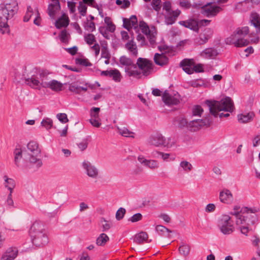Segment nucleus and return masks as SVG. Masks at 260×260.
Segmentation results:
<instances>
[{
	"mask_svg": "<svg viewBox=\"0 0 260 260\" xmlns=\"http://www.w3.org/2000/svg\"><path fill=\"white\" fill-rule=\"evenodd\" d=\"M123 25L127 30H133L137 34L136 40L141 46L147 44L146 36L150 45L153 46L156 43L157 31L153 25L149 26L143 20L139 22L137 17L132 15L129 19H123Z\"/></svg>",
	"mask_w": 260,
	"mask_h": 260,
	"instance_id": "obj_1",
	"label": "nucleus"
},
{
	"mask_svg": "<svg viewBox=\"0 0 260 260\" xmlns=\"http://www.w3.org/2000/svg\"><path fill=\"white\" fill-rule=\"evenodd\" d=\"M41 150L37 142L30 141L27 145V150L16 148L14 152L15 164L17 167L23 166L26 168H32L34 171L42 165V160L39 157Z\"/></svg>",
	"mask_w": 260,
	"mask_h": 260,
	"instance_id": "obj_2",
	"label": "nucleus"
},
{
	"mask_svg": "<svg viewBox=\"0 0 260 260\" xmlns=\"http://www.w3.org/2000/svg\"><path fill=\"white\" fill-rule=\"evenodd\" d=\"M240 208L236 206L234 211L230 214L236 217V223L242 234L247 236L248 232L251 230V225L254 224L258 220L256 213L258 209L256 207L242 208L240 212Z\"/></svg>",
	"mask_w": 260,
	"mask_h": 260,
	"instance_id": "obj_3",
	"label": "nucleus"
},
{
	"mask_svg": "<svg viewBox=\"0 0 260 260\" xmlns=\"http://www.w3.org/2000/svg\"><path fill=\"white\" fill-rule=\"evenodd\" d=\"M205 104L209 107L210 112L215 117L219 116L220 118L228 117L230 116V114L229 113L225 114L223 113H218L219 112H232L234 109L233 103L229 97L223 99L220 101L207 100Z\"/></svg>",
	"mask_w": 260,
	"mask_h": 260,
	"instance_id": "obj_4",
	"label": "nucleus"
},
{
	"mask_svg": "<svg viewBox=\"0 0 260 260\" xmlns=\"http://www.w3.org/2000/svg\"><path fill=\"white\" fill-rule=\"evenodd\" d=\"M29 235L33 245L40 247L48 243V238L43 229V225L38 222H34L29 230Z\"/></svg>",
	"mask_w": 260,
	"mask_h": 260,
	"instance_id": "obj_5",
	"label": "nucleus"
},
{
	"mask_svg": "<svg viewBox=\"0 0 260 260\" xmlns=\"http://www.w3.org/2000/svg\"><path fill=\"white\" fill-rule=\"evenodd\" d=\"M148 143L156 147H163L168 149L176 147V139L172 137L166 138L159 132L151 134L147 140Z\"/></svg>",
	"mask_w": 260,
	"mask_h": 260,
	"instance_id": "obj_6",
	"label": "nucleus"
},
{
	"mask_svg": "<svg viewBox=\"0 0 260 260\" xmlns=\"http://www.w3.org/2000/svg\"><path fill=\"white\" fill-rule=\"evenodd\" d=\"M249 31L247 26L238 28L229 38L226 40L228 44H233L237 47L247 46L249 44V41L245 39V37Z\"/></svg>",
	"mask_w": 260,
	"mask_h": 260,
	"instance_id": "obj_7",
	"label": "nucleus"
},
{
	"mask_svg": "<svg viewBox=\"0 0 260 260\" xmlns=\"http://www.w3.org/2000/svg\"><path fill=\"white\" fill-rule=\"evenodd\" d=\"M153 71V64L152 61L141 57H139L135 64V68L134 69V74L135 75H132V77L138 79L141 78L142 76H147L152 73Z\"/></svg>",
	"mask_w": 260,
	"mask_h": 260,
	"instance_id": "obj_8",
	"label": "nucleus"
},
{
	"mask_svg": "<svg viewBox=\"0 0 260 260\" xmlns=\"http://www.w3.org/2000/svg\"><path fill=\"white\" fill-rule=\"evenodd\" d=\"M45 74L40 69H34L25 79V83L32 88L40 89L44 87L43 78Z\"/></svg>",
	"mask_w": 260,
	"mask_h": 260,
	"instance_id": "obj_9",
	"label": "nucleus"
},
{
	"mask_svg": "<svg viewBox=\"0 0 260 260\" xmlns=\"http://www.w3.org/2000/svg\"><path fill=\"white\" fill-rule=\"evenodd\" d=\"M18 10L16 0H8L5 4H0V20L8 21L12 19Z\"/></svg>",
	"mask_w": 260,
	"mask_h": 260,
	"instance_id": "obj_10",
	"label": "nucleus"
},
{
	"mask_svg": "<svg viewBox=\"0 0 260 260\" xmlns=\"http://www.w3.org/2000/svg\"><path fill=\"white\" fill-rule=\"evenodd\" d=\"M217 226L223 235H230L234 231L233 222L230 215L223 214L218 219Z\"/></svg>",
	"mask_w": 260,
	"mask_h": 260,
	"instance_id": "obj_11",
	"label": "nucleus"
},
{
	"mask_svg": "<svg viewBox=\"0 0 260 260\" xmlns=\"http://www.w3.org/2000/svg\"><path fill=\"white\" fill-rule=\"evenodd\" d=\"M81 167L84 173L89 178L96 179L99 178L100 171L99 169L90 161L84 160L81 164Z\"/></svg>",
	"mask_w": 260,
	"mask_h": 260,
	"instance_id": "obj_12",
	"label": "nucleus"
},
{
	"mask_svg": "<svg viewBox=\"0 0 260 260\" xmlns=\"http://www.w3.org/2000/svg\"><path fill=\"white\" fill-rule=\"evenodd\" d=\"M210 21V20L207 19H202L198 21L196 19H190L186 21H180L179 23L186 28H188L195 31H198L199 25H208Z\"/></svg>",
	"mask_w": 260,
	"mask_h": 260,
	"instance_id": "obj_13",
	"label": "nucleus"
},
{
	"mask_svg": "<svg viewBox=\"0 0 260 260\" xmlns=\"http://www.w3.org/2000/svg\"><path fill=\"white\" fill-rule=\"evenodd\" d=\"M164 103L168 106L176 105L180 102V95L177 92H169L166 90L162 96Z\"/></svg>",
	"mask_w": 260,
	"mask_h": 260,
	"instance_id": "obj_14",
	"label": "nucleus"
},
{
	"mask_svg": "<svg viewBox=\"0 0 260 260\" xmlns=\"http://www.w3.org/2000/svg\"><path fill=\"white\" fill-rule=\"evenodd\" d=\"M119 62L121 67L124 68V70L126 74L132 77V75H137L136 73L134 74V69L135 68V64L133 62L131 59L125 56H121L119 59Z\"/></svg>",
	"mask_w": 260,
	"mask_h": 260,
	"instance_id": "obj_15",
	"label": "nucleus"
},
{
	"mask_svg": "<svg viewBox=\"0 0 260 260\" xmlns=\"http://www.w3.org/2000/svg\"><path fill=\"white\" fill-rule=\"evenodd\" d=\"M250 22L256 28V36L251 39L253 43H257L260 39V16L256 13H252L250 16Z\"/></svg>",
	"mask_w": 260,
	"mask_h": 260,
	"instance_id": "obj_16",
	"label": "nucleus"
},
{
	"mask_svg": "<svg viewBox=\"0 0 260 260\" xmlns=\"http://www.w3.org/2000/svg\"><path fill=\"white\" fill-rule=\"evenodd\" d=\"M211 121L209 119H194L192 120L188 124V127L191 131H197L203 126H209Z\"/></svg>",
	"mask_w": 260,
	"mask_h": 260,
	"instance_id": "obj_17",
	"label": "nucleus"
},
{
	"mask_svg": "<svg viewBox=\"0 0 260 260\" xmlns=\"http://www.w3.org/2000/svg\"><path fill=\"white\" fill-rule=\"evenodd\" d=\"M219 200L223 204H231L234 202V196L230 189L223 188L219 191Z\"/></svg>",
	"mask_w": 260,
	"mask_h": 260,
	"instance_id": "obj_18",
	"label": "nucleus"
},
{
	"mask_svg": "<svg viewBox=\"0 0 260 260\" xmlns=\"http://www.w3.org/2000/svg\"><path fill=\"white\" fill-rule=\"evenodd\" d=\"M222 10L219 6L213 5H205L202 7L201 12L206 17H212L215 16Z\"/></svg>",
	"mask_w": 260,
	"mask_h": 260,
	"instance_id": "obj_19",
	"label": "nucleus"
},
{
	"mask_svg": "<svg viewBox=\"0 0 260 260\" xmlns=\"http://www.w3.org/2000/svg\"><path fill=\"white\" fill-rule=\"evenodd\" d=\"M102 76L108 77L112 79L115 82H120L121 80V75L119 70L116 69L106 71H100Z\"/></svg>",
	"mask_w": 260,
	"mask_h": 260,
	"instance_id": "obj_20",
	"label": "nucleus"
},
{
	"mask_svg": "<svg viewBox=\"0 0 260 260\" xmlns=\"http://www.w3.org/2000/svg\"><path fill=\"white\" fill-rule=\"evenodd\" d=\"M138 160L141 165L152 170L156 169L159 167V164L157 160L147 159L142 155L138 156Z\"/></svg>",
	"mask_w": 260,
	"mask_h": 260,
	"instance_id": "obj_21",
	"label": "nucleus"
},
{
	"mask_svg": "<svg viewBox=\"0 0 260 260\" xmlns=\"http://www.w3.org/2000/svg\"><path fill=\"white\" fill-rule=\"evenodd\" d=\"M18 250L17 248L11 247L8 248L1 256V260H14L18 255Z\"/></svg>",
	"mask_w": 260,
	"mask_h": 260,
	"instance_id": "obj_22",
	"label": "nucleus"
},
{
	"mask_svg": "<svg viewBox=\"0 0 260 260\" xmlns=\"http://www.w3.org/2000/svg\"><path fill=\"white\" fill-rule=\"evenodd\" d=\"M181 11L179 9H176L172 11L166 12L165 15V23L167 25H172L174 24L177 18L180 14Z\"/></svg>",
	"mask_w": 260,
	"mask_h": 260,
	"instance_id": "obj_23",
	"label": "nucleus"
},
{
	"mask_svg": "<svg viewBox=\"0 0 260 260\" xmlns=\"http://www.w3.org/2000/svg\"><path fill=\"white\" fill-rule=\"evenodd\" d=\"M212 35V29L209 28H205L199 35L198 43L200 45L205 44L211 38Z\"/></svg>",
	"mask_w": 260,
	"mask_h": 260,
	"instance_id": "obj_24",
	"label": "nucleus"
},
{
	"mask_svg": "<svg viewBox=\"0 0 260 260\" xmlns=\"http://www.w3.org/2000/svg\"><path fill=\"white\" fill-rule=\"evenodd\" d=\"M218 54L216 49L213 48H206L200 53V56L207 59H212Z\"/></svg>",
	"mask_w": 260,
	"mask_h": 260,
	"instance_id": "obj_25",
	"label": "nucleus"
},
{
	"mask_svg": "<svg viewBox=\"0 0 260 260\" xmlns=\"http://www.w3.org/2000/svg\"><path fill=\"white\" fill-rule=\"evenodd\" d=\"M255 115L253 112H243L237 115L238 122L241 123H246L251 121Z\"/></svg>",
	"mask_w": 260,
	"mask_h": 260,
	"instance_id": "obj_26",
	"label": "nucleus"
},
{
	"mask_svg": "<svg viewBox=\"0 0 260 260\" xmlns=\"http://www.w3.org/2000/svg\"><path fill=\"white\" fill-rule=\"evenodd\" d=\"M43 84L44 88H49L55 91H60L62 88V84L55 80H52L48 82H45Z\"/></svg>",
	"mask_w": 260,
	"mask_h": 260,
	"instance_id": "obj_27",
	"label": "nucleus"
},
{
	"mask_svg": "<svg viewBox=\"0 0 260 260\" xmlns=\"http://www.w3.org/2000/svg\"><path fill=\"white\" fill-rule=\"evenodd\" d=\"M192 60L185 59L180 62L183 71L188 74L193 73V64Z\"/></svg>",
	"mask_w": 260,
	"mask_h": 260,
	"instance_id": "obj_28",
	"label": "nucleus"
},
{
	"mask_svg": "<svg viewBox=\"0 0 260 260\" xmlns=\"http://www.w3.org/2000/svg\"><path fill=\"white\" fill-rule=\"evenodd\" d=\"M153 59L155 64L160 66H164L168 64L169 61L168 57L163 53H155Z\"/></svg>",
	"mask_w": 260,
	"mask_h": 260,
	"instance_id": "obj_29",
	"label": "nucleus"
},
{
	"mask_svg": "<svg viewBox=\"0 0 260 260\" xmlns=\"http://www.w3.org/2000/svg\"><path fill=\"white\" fill-rule=\"evenodd\" d=\"M60 5L58 0H54L49 5L48 11L50 17L54 18L56 13L60 9Z\"/></svg>",
	"mask_w": 260,
	"mask_h": 260,
	"instance_id": "obj_30",
	"label": "nucleus"
},
{
	"mask_svg": "<svg viewBox=\"0 0 260 260\" xmlns=\"http://www.w3.org/2000/svg\"><path fill=\"white\" fill-rule=\"evenodd\" d=\"M152 155L154 157H156V154L160 155L162 159L164 161L170 162L173 161L175 159V155L171 153H164L158 151H154L152 152Z\"/></svg>",
	"mask_w": 260,
	"mask_h": 260,
	"instance_id": "obj_31",
	"label": "nucleus"
},
{
	"mask_svg": "<svg viewBox=\"0 0 260 260\" xmlns=\"http://www.w3.org/2000/svg\"><path fill=\"white\" fill-rule=\"evenodd\" d=\"M125 48L131 55L137 56V46L133 39H132L125 44Z\"/></svg>",
	"mask_w": 260,
	"mask_h": 260,
	"instance_id": "obj_32",
	"label": "nucleus"
},
{
	"mask_svg": "<svg viewBox=\"0 0 260 260\" xmlns=\"http://www.w3.org/2000/svg\"><path fill=\"white\" fill-rule=\"evenodd\" d=\"M38 13L39 11L38 9H33L31 6H28L27 7L26 13L23 18V21L24 22H28L31 19V18H34V17L36 16V14Z\"/></svg>",
	"mask_w": 260,
	"mask_h": 260,
	"instance_id": "obj_33",
	"label": "nucleus"
},
{
	"mask_svg": "<svg viewBox=\"0 0 260 260\" xmlns=\"http://www.w3.org/2000/svg\"><path fill=\"white\" fill-rule=\"evenodd\" d=\"M69 89L70 91L76 94H81L82 92H85L87 90V86L86 84L83 86H79L76 84H71L69 85Z\"/></svg>",
	"mask_w": 260,
	"mask_h": 260,
	"instance_id": "obj_34",
	"label": "nucleus"
},
{
	"mask_svg": "<svg viewBox=\"0 0 260 260\" xmlns=\"http://www.w3.org/2000/svg\"><path fill=\"white\" fill-rule=\"evenodd\" d=\"M148 235L146 232H141L137 234L135 236L134 238V241L138 244H141L144 242L147 241L148 240Z\"/></svg>",
	"mask_w": 260,
	"mask_h": 260,
	"instance_id": "obj_35",
	"label": "nucleus"
},
{
	"mask_svg": "<svg viewBox=\"0 0 260 260\" xmlns=\"http://www.w3.org/2000/svg\"><path fill=\"white\" fill-rule=\"evenodd\" d=\"M69 23V20L68 17L65 14H63L60 18L56 21L55 26L57 28H60L63 27L67 26Z\"/></svg>",
	"mask_w": 260,
	"mask_h": 260,
	"instance_id": "obj_36",
	"label": "nucleus"
},
{
	"mask_svg": "<svg viewBox=\"0 0 260 260\" xmlns=\"http://www.w3.org/2000/svg\"><path fill=\"white\" fill-rule=\"evenodd\" d=\"M192 168V165L189 161L183 160L180 162L178 169L180 171L189 173Z\"/></svg>",
	"mask_w": 260,
	"mask_h": 260,
	"instance_id": "obj_37",
	"label": "nucleus"
},
{
	"mask_svg": "<svg viewBox=\"0 0 260 260\" xmlns=\"http://www.w3.org/2000/svg\"><path fill=\"white\" fill-rule=\"evenodd\" d=\"M118 132L123 137L134 138V133L129 131L127 128L125 127H119V126H116Z\"/></svg>",
	"mask_w": 260,
	"mask_h": 260,
	"instance_id": "obj_38",
	"label": "nucleus"
},
{
	"mask_svg": "<svg viewBox=\"0 0 260 260\" xmlns=\"http://www.w3.org/2000/svg\"><path fill=\"white\" fill-rule=\"evenodd\" d=\"M155 230L159 235L166 237H169L170 233L172 232L171 230L161 225H156Z\"/></svg>",
	"mask_w": 260,
	"mask_h": 260,
	"instance_id": "obj_39",
	"label": "nucleus"
},
{
	"mask_svg": "<svg viewBox=\"0 0 260 260\" xmlns=\"http://www.w3.org/2000/svg\"><path fill=\"white\" fill-rule=\"evenodd\" d=\"M179 251L181 255L186 256L190 251V247L188 245L182 243L179 247Z\"/></svg>",
	"mask_w": 260,
	"mask_h": 260,
	"instance_id": "obj_40",
	"label": "nucleus"
},
{
	"mask_svg": "<svg viewBox=\"0 0 260 260\" xmlns=\"http://www.w3.org/2000/svg\"><path fill=\"white\" fill-rule=\"evenodd\" d=\"M5 185L10 190V192H12L13 189L15 186V181L11 178H9L7 176H4Z\"/></svg>",
	"mask_w": 260,
	"mask_h": 260,
	"instance_id": "obj_41",
	"label": "nucleus"
},
{
	"mask_svg": "<svg viewBox=\"0 0 260 260\" xmlns=\"http://www.w3.org/2000/svg\"><path fill=\"white\" fill-rule=\"evenodd\" d=\"M41 125L47 130H49L51 129L53 126V120L50 118L44 117L41 122Z\"/></svg>",
	"mask_w": 260,
	"mask_h": 260,
	"instance_id": "obj_42",
	"label": "nucleus"
},
{
	"mask_svg": "<svg viewBox=\"0 0 260 260\" xmlns=\"http://www.w3.org/2000/svg\"><path fill=\"white\" fill-rule=\"evenodd\" d=\"M104 22L106 25V27L110 32H113L115 30V26L112 22L111 18L109 17H105L104 18Z\"/></svg>",
	"mask_w": 260,
	"mask_h": 260,
	"instance_id": "obj_43",
	"label": "nucleus"
},
{
	"mask_svg": "<svg viewBox=\"0 0 260 260\" xmlns=\"http://www.w3.org/2000/svg\"><path fill=\"white\" fill-rule=\"evenodd\" d=\"M108 240V236L106 234L102 233L98 237L96 244L99 246L104 245Z\"/></svg>",
	"mask_w": 260,
	"mask_h": 260,
	"instance_id": "obj_44",
	"label": "nucleus"
},
{
	"mask_svg": "<svg viewBox=\"0 0 260 260\" xmlns=\"http://www.w3.org/2000/svg\"><path fill=\"white\" fill-rule=\"evenodd\" d=\"M100 108L93 107L90 110V119H100L99 116Z\"/></svg>",
	"mask_w": 260,
	"mask_h": 260,
	"instance_id": "obj_45",
	"label": "nucleus"
},
{
	"mask_svg": "<svg viewBox=\"0 0 260 260\" xmlns=\"http://www.w3.org/2000/svg\"><path fill=\"white\" fill-rule=\"evenodd\" d=\"M84 40L89 45H93L96 43L95 36L92 34H88L84 35Z\"/></svg>",
	"mask_w": 260,
	"mask_h": 260,
	"instance_id": "obj_46",
	"label": "nucleus"
},
{
	"mask_svg": "<svg viewBox=\"0 0 260 260\" xmlns=\"http://www.w3.org/2000/svg\"><path fill=\"white\" fill-rule=\"evenodd\" d=\"M84 27L85 30L90 32H92L95 29V24L91 20H87L85 22Z\"/></svg>",
	"mask_w": 260,
	"mask_h": 260,
	"instance_id": "obj_47",
	"label": "nucleus"
},
{
	"mask_svg": "<svg viewBox=\"0 0 260 260\" xmlns=\"http://www.w3.org/2000/svg\"><path fill=\"white\" fill-rule=\"evenodd\" d=\"M7 22V21L0 20V31L3 34L9 32V28Z\"/></svg>",
	"mask_w": 260,
	"mask_h": 260,
	"instance_id": "obj_48",
	"label": "nucleus"
},
{
	"mask_svg": "<svg viewBox=\"0 0 260 260\" xmlns=\"http://www.w3.org/2000/svg\"><path fill=\"white\" fill-rule=\"evenodd\" d=\"M115 3L121 9L127 8L131 4L128 0H116Z\"/></svg>",
	"mask_w": 260,
	"mask_h": 260,
	"instance_id": "obj_49",
	"label": "nucleus"
},
{
	"mask_svg": "<svg viewBox=\"0 0 260 260\" xmlns=\"http://www.w3.org/2000/svg\"><path fill=\"white\" fill-rule=\"evenodd\" d=\"M192 115L194 116H201L203 112L202 108L200 106H195L192 108Z\"/></svg>",
	"mask_w": 260,
	"mask_h": 260,
	"instance_id": "obj_50",
	"label": "nucleus"
},
{
	"mask_svg": "<svg viewBox=\"0 0 260 260\" xmlns=\"http://www.w3.org/2000/svg\"><path fill=\"white\" fill-rule=\"evenodd\" d=\"M100 32L102 35V36L107 39H109L110 38V35L109 31L107 27L105 26H100L99 28Z\"/></svg>",
	"mask_w": 260,
	"mask_h": 260,
	"instance_id": "obj_51",
	"label": "nucleus"
},
{
	"mask_svg": "<svg viewBox=\"0 0 260 260\" xmlns=\"http://www.w3.org/2000/svg\"><path fill=\"white\" fill-rule=\"evenodd\" d=\"M78 9L79 12L82 16H84L86 15L87 11V6L85 4L82 3V2H79Z\"/></svg>",
	"mask_w": 260,
	"mask_h": 260,
	"instance_id": "obj_52",
	"label": "nucleus"
},
{
	"mask_svg": "<svg viewBox=\"0 0 260 260\" xmlns=\"http://www.w3.org/2000/svg\"><path fill=\"white\" fill-rule=\"evenodd\" d=\"M126 210L123 208H120L116 212V218L118 220H120L122 219L124 214H125Z\"/></svg>",
	"mask_w": 260,
	"mask_h": 260,
	"instance_id": "obj_53",
	"label": "nucleus"
},
{
	"mask_svg": "<svg viewBox=\"0 0 260 260\" xmlns=\"http://www.w3.org/2000/svg\"><path fill=\"white\" fill-rule=\"evenodd\" d=\"M56 118L62 123H66L69 121L66 113H58L56 115Z\"/></svg>",
	"mask_w": 260,
	"mask_h": 260,
	"instance_id": "obj_54",
	"label": "nucleus"
},
{
	"mask_svg": "<svg viewBox=\"0 0 260 260\" xmlns=\"http://www.w3.org/2000/svg\"><path fill=\"white\" fill-rule=\"evenodd\" d=\"M69 34L66 30H63L59 35V38L63 43H67L68 41Z\"/></svg>",
	"mask_w": 260,
	"mask_h": 260,
	"instance_id": "obj_55",
	"label": "nucleus"
},
{
	"mask_svg": "<svg viewBox=\"0 0 260 260\" xmlns=\"http://www.w3.org/2000/svg\"><path fill=\"white\" fill-rule=\"evenodd\" d=\"M151 5L155 11H159L161 7V0H152Z\"/></svg>",
	"mask_w": 260,
	"mask_h": 260,
	"instance_id": "obj_56",
	"label": "nucleus"
},
{
	"mask_svg": "<svg viewBox=\"0 0 260 260\" xmlns=\"http://www.w3.org/2000/svg\"><path fill=\"white\" fill-rule=\"evenodd\" d=\"M177 122L180 127H184L187 125V121L186 119L183 117H179L177 120Z\"/></svg>",
	"mask_w": 260,
	"mask_h": 260,
	"instance_id": "obj_57",
	"label": "nucleus"
},
{
	"mask_svg": "<svg viewBox=\"0 0 260 260\" xmlns=\"http://www.w3.org/2000/svg\"><path fill=\"white\" fill-rule=\"evenodd\" d=\"M179 5L185 9H188L191 7V5L188 0H180Z\"/></svg>",
	"mask_w": 260,
	"mask_h": 260,
	"instance_id": "obj_58",
	"label": "nucleus"
},
{
	"mask_svg": "<svg viewBox=\"0 0 260 260\" xmlns=\"http://www.w3.org/2000/svg\"><path fill=\"white\" fill-rule=\"evenodd\" d=\"M101 222L102 224L103 231H107L110 229L111 224L104 218L102 219Z\"/></svg>",
	"mask_w": 260,
	"mask_h": 260,
	"instance_id": "obj_59",
	"label": "nucleus"
},
{
	"mask_svg": "<svg viewBox=\"0 0 260 260\" xmlns=\"http://www.w3.org/2000/svg\"><path fill=\"white\" fill-rule=\"evenodd\" d=\"M142 219V215L140 213H136V214L133 215L128 219V220L131 221L132 222H136L141 220Z\"/></svg>",
	"mask_w": 260,
	"mask_h": 260,
	"instance_id": "obj_60",
	"label": "nucleus"
},
{
	"mask_svg": "<svg viewBox=\"0 0 260 260\" xmlns=\"http://www.w3.org/2000/svg\"><path fill=\"white\" fill-rule=\"evenodd\" d=\"M101 57L104 58H111V55L109 52V50L106 47H103L102 48Z\"/></svg>",
	"mask_w": 260,
	"mask_h": 260,
	"instance_id": "obj_61",
	"label": "nucleus"
},
{
	"mask_svg": "<svg viewBox=\"0 0 260 260\" xmlns=\"http://www.w3.org/2000/svg\"><path fill=\"white\" fill-rule=\"evenodd\" d=\"M12 192H10V193L8 194L6 202L7 206L10 209L14 207V202L12 199Z\"/></svg>",
	"mask_w": 260,
	"mask_h": 260,
	"instance_id": "obj_62",
	"label": "nucleus"
},
{
	"mask_svg": "<svg viewBox=\"0 0 260 260\" xmlns=\"http://www.w3.org/2000/svg\"><path fill=\"white\" fill-rule=\"evenodd\" d=\"M68 7L70 13H74L76 11V3L72 1H68Z\"/></svg>",
	"mask_w": 260,
	"mask_h": 260,
	"instance_id": "obj_63",
	"label": "nucleus"
},
{
	"mask_svg": "<svg viewBox=\"0 0 260 260\" xmlns=\"http://www.w3.org/2000/svg\"><path fill=\"white\" fill-rule=\"evenodd\" d=\"M216 206L213 203H210L207 205L205 207V211L207 213L213 212L215 210Z\"/></svg>",
	"mask_w": 260,
	"mask_h": 260,
	"instance_id": "obj_64",
	"label": "nucleus"
}]
</instances>
